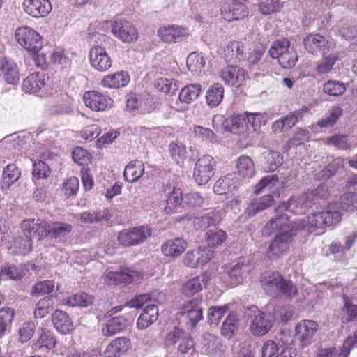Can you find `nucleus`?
Instances as JSON below:
<instances>
[{
    "instance_id": "6ab92c4d",
    "label": "nucleus",
    "mask_w": 357,
    "mask_h": 357,
    "mask_svg": "<svg viewBox=\"0 0 357 357\" xmlns=\"http://www.w3.org/2000/svg\"><path fill=\"white\" fill-rule=\"evenodd\" d=\"M296 222H298L296 229H307L309 232H316L317 234H322L325 227H327L323 211L312 213L307 216V220L298 219Z\"/></svg>"
},
{
    "instance_id": "f3484780",
    "label": "nucleus",
    "mask_w": 357,
    "mask_h": 357,
    "mask_svg": "<svg viewBox=\"0 0 357 357\" xmlns=\"http://www.w3.org/2000/svg\"><path fill=\"white\" fill-rule=\"evenodd\" d=\"M89 59L91 67L98 72H105L112 66L110 56L101 46H93L91 48Z\"/></svg>"
},
{
    "instance_id": "e433bc0d",
    "label": "nucleus",
    "mask_w": 357,
    "mask_h": 357,
    "mask_svg": "<svg viewBox=\"0 0 357 357\" xmlns=\"http://www.w3.org/2000/svg\"><path fill=\"white\" fill-rule=\"evenodd\" d=\"M283 162V157L277 151L266 150L261 154L260 163L263 169L266 172L276 170Z\"/></svg>"
},
{
    "instance_id": "bf43d9fd",
    "label": "nucleus",
    "mask_w": 357,
    "mask_h": 357,
    "mask_svg": "<svg viewBox=\"0 0 357 357\" xmlns=\"http://www.w3.org/2000/svg\"><path fill=\"white\" fill-rule=\"evenodd\" d=\"M202 351L207 355L213 354L220 345L218 337L211 333H205L202 337Z\"/></svg>"
},
{
    "instance_id": "680f3d73",
    "label": "nucleus",
    "mask_w": 357,
    "mask_h": 357,
    "mask_svg": "<svg viewBox=\"0 0 357 357\" xmlns=\"http://www.w3.org/2000/svg\"><path fill=\"white\" fill-rule=\"evenodd\" d=\"M226 232L222 229H210L206 233V241L208 246L217 247L227 239Z\"/></svg>"
},
{
    "instance_id": "72a5a7b5",
    "label": "nucleus",
    "mask_w": 357,
    "mask_h": 357,
    "mask_svg": "<svg viewBox=\"0 0 357 357\" xmlns=\"http://www.w3.org/2000/svg\"><path fill=\"white\" fill-rule=\"evenodd\" d=\"M52 321L55 329L62 334H67L73 331V321L63 310H55L52 314Z\"/></svg>"
},
{
    "instance_id": "1a4fd4ad",
    "label": "nucleus",
    "mask_w": 357,
    "mask_h": 357,
    "mask_svg": "<svg viewBox=\"0 0 357 357\" xmlns=\"http://www.w3.org/2000/svg\"><path fill=\"white\" fill-rule=\"evenodd\" d=\"M215 162L212 156L204 155L196 162L193 176L198 185L206 184L215 173Z\"/></svg>"
},
{
    "instance_id": "4468645a",
    "label": "nucleus",
    "mask_w": 357,
    "mask_h": 357,
    "mask_svg": "<svg viewBox=\"0 0 357 357\" xmlns=\"http://www.w3.org/2000/svg\"><path fill=\"white\" fill-rule=\"evenodd\" d=\"M48 77L43 72H36L28 75L22 82V91L27 93L43 96L46 92Z\"/></svg>"
},
{
    "instance_id": "c9c22d12",
    "label": "nucleus",
    "mask_w": 357,
    "mask_h": 357,
    "mask_svg": "<svg viewBox=\"0 0 357 357\" xmlns=\"http://www.w3.org/2000/svg\"><path fill=\"white\" fill-rule=\"evenodd\" d=\"M222 17L228 21L241 20L248 15V10L244 4L234 3L224 6L221 10Z\"/></svg>"
},
{
    "instance_id": "ea45409f",
    "label": "nucleus",
    "mask_w": 357,
    "mask_h": 357,
    "mask_svg": "<svg viewBox=\"0 0 357 357\" xmlns=\"http://www.w3.org/2000/svg\"><path fill=\"white\" fill-rule=\"evenodd\" d=\"M128 320L123 316H118L108 319L102 326V333L105 337H110L123 330L127 326Z\"/></svg>"
},
{
    "instance_id": "6e6552de",
    "label": "nucleus",
    "mask_w": 357,
    "mask_h": 357,
    "mask_svg": "<svg viewBox=\"0 0 357 357\" xmlns=\"http://www.w3.org/2000/svg\"><path fill=\"white\" fill-rule=\"evenodd\" d=\"M151 234L147 226L135 227L119 232L118 241L124 246H132L144 242Z\"/></svg>"
},
{
    "instance_id": "f8f14e48",
    "label": "nucleus",
    "mask_w": 357,
    "mask_h": 357,
    "mask_svg": "<svg viewBox=\"0 0 357 357\" xmlns=\"http://www.w3.org/2000/svg\"><path fill=\"white\" fill-rule=\"evenodd\" d=\"M312 206V201L310 200L309 195L304 193L298 197H291L287 202L279 204L275 208V212L280 213L291 212L295 214L305 213L307 209Z\"/></svg>"
},
{
    "instance_id": "393cba45",
    "label": "nucleus",
    "mask_w": 357,
    "mask_h": 357,
    "mask_svg": "<svg viewBox=\"0 0 357 357\" xmlns=\"http://www.w3.org/2000/svg\"><path fill=\"white\" fill-rule=\"evenodd\" d=\"M220 77L226 84L238 87L245 83L248 76L244 69L229 66L220 71Z\"/></svg>"
},
{
    "instance_id": "9d476101",
    "label": "nucleus",
    "mask_w": 357,
    "mask_h": 357,
    "mask_svg": "<svg viewBox=\"0 0 357 357\" xmlns=\"http://www.w3.org/2000/svg\"><path fill=\"white\" fill-rule=\"evenodd\" d=\"M112 34L125 43H132L138 38L136 27L129 21L119 20L111 24Z\"/></svg>"
},
{
    "instance_id": "9b49d317",
    "label": "nucleus",
    "mask_w": 357,
    "mask_h": 357,
    "mask_svg": "<svg viewBox=\"0 0 357 357\" xmlns=\"http://www.w3.org/2000/svg\"><path fill=\"white\" fill-rule=\"evenodd\" d=\"M214 257V252L207 247H199L188 251L183 258L185 266L190 268L203 266Z\"/></svg>"
},
{
    "instance_id": "a211bd4d",
    "label": "nucleus",
    "mask_w": 357,
    "mask_h": 357,
    "mask_svg": "<svg viewBox=\"0 0 357 357\" xmlns=\"http://www.w3.org/2000/svg\"><path fill=\"white\" fill-rule=\"evenodd\" d=\"M22 7L26 14L34 18L45 17L52 10L49 0H24Z\"/></svg>"
},
{
    "instance_id": "0eeeda50",
    "label": "nucleus",
    "mask_w": 357,
    "mask_h": 357,
    "mask_svg": "<svg viewBox=\"0 0 357 357\" xmlns=\"http://www.w3.org/2000/svg\"><path fill=\"white\" fill-rule=\"evenodd\" d=\"M165 344L167 347L176 344L177 351L181 355L193 351L195 348L192 338L184 331L177 327L167 334L165 338Z\"/></svg>"
},
{
    "instance_id": "09e8293b",
    "label": "nucleus",
    "mask_w": 357,
    "mask_h": 357,
    "mask_svg": "<svg viewBox=\"0 0 357 357\" xmlns=\"http://www.w3.org/2000/svg\"><path fill=\"white\" fill-rule=\"evenodd\" d=\"M325 144L338 149H351L356 146L352 138L346 135H335L325 139Z\"/></svg>"
},
{
    "instance_id": "4c0bfd02",
    "label": "nucleus",
    "mask_w": 357,
    "mask_h": 357,
    "mask_svg": "<svg viewBox=\"0 0 357 357\" xmlns=\"http://www.w3.org/2000/svg\"><path fill=\"white\" fill-rule=\"evenodd\" d=\"M158 315L159 311L156 304L147 305L137 319V328L139 330L146 328L158 319Z\"/></svg>"
},
{
    "instance_id": "774afa93",
    "label": "nucleus",
    "mask_w": 357,
    "mask_h": 357,
    "mask_svg": "<svg viewBox=\"0 0 357 357\" xmlns=\"http://www.w3.org/2000/svg\"><path fill=\"white\" fill-rule=\"evenodd\" d=\"M341 207L349 212H353L357 209V193L347 192L340 198Z\"/></svg>"
},
{
    "instance_id": "13d9d810",
    "label": "nucleus",
    "mask_w": 357,
    "mask_h": 357,
    "mask_svg": "<svg viewBox=\"0 0 357 357\" xmlns=\"http://www.w3.org/2000/svg\"><path fill=\"white\" fill-rule=\"evenodd\" d=\"M238 327V315L235 312H231L227 316L222 325L221 332L223 335L230 338L237 331Z\"/></svg>"
},
{
    "instance_id": "2f4dec72",
    "label": "nucleus",
    "mask_w": 357,
    "mask_h": 357,
    "mask_svg": "<svg viewBox=\"0 0 357 357\" xmlns=\"http://www.w3.org/2000/svg\"><path fill=\"white\" fill-rule=\"evenodd\" d=\"M131 342L126 337H116L111 341L104 351L105 357H120L130 347Z\"/></svg>"
},
{
    "instance_id": "49530a36",
    "label": "nucleus",
    "mask_w": 357,
    "mask_h": 357,
    "mask_svg": "<svg viewBox=\"0 0 357 357\" xmlns=\"http://www.w3.org/2000/svg\"><path fill=\"white\" fill-rule=\"evenodd\" d=\"M8 249L14 255H26L32 250V242L30 238L20 236L9 243Z\"/></svg>"
},
{
    "instance_id": "a878e982",
    "label": "nucleus",
    "mask_w": 357,
    "mask_h": 357,
    "mask_svg": "<svg viewBox=\"0 0 357 357\" xmlns=\"http://www.w3.org/2000/svg\"><path fill=\"white\" fill-rule=\"evenodd\" d=\"M223 213L222 210L209 208L205 210L200 216L191 219L195 228L205 229L210 225H215L219 223Z\"/></svg>"
},
{
    "instance_id": "79ce46f5",
    "label": "nucleus",
    "mask_w": 357,
    "mask_h": 357,
    "mask_svg": "<svg viewBox=\"0 0 357 357\" xmlns=\"http://www.w3.org/2000/svg\"><path fill=\"white\" fill-rule=\"evenodd\" d=\"M244 116H246L245 121L248 123L250 129V142L252 141V135L256 132L261 126L266 125L268 121V116L266 113L261 112H245Z\"/></svg>"
},
{
    "instance_id": "a18cd8bd",
    "label": "nucleus",
    "mask_w": 357,
    "mask_h": 357,
    "mask_svg": "<svg viewBox=\"0 0 357 357\" xmlns=\"http://www.w3.org/2000/svg\"><path fill=\"white\" fill-rule=\"evenodd\" d=\"M224 97V88L221 84H212L206 91V102L211 108L218 106Z\"/></svg>"
},
{
    "instance_id": "4d7b16f0",
    "label": "nucleus",
    "mask_w": 357,
    "mask_h": 357,
    "mask_svg": "<svg viewBox=\"0 0 357 357\" xmlns=\"http://www.w3.org/2000/svg\"><path fill=\"white\" fill-rule=\"evenodd\" d=\"M20 176V172L14 164L6 166L2 176V188H8L13 183L17 181Z\"/></svg>"
},
{
    "instance_id": "37998d69",
    "label": "nucleus",
    "mask_w": 357,
    "mask_h": 357,
    "mask_svg": "<svg viewBox=\"0 0 357 357\" xmlns=\"http://www.w3.org/2000/svg\"><path fill=\"white\" fill-rule=\"evenodd\" d=\"M144 173V163L138 160L130 162L125 167L123 176L130 183L137 181Z\"/></svg>"
},
{
    "instance_id": "f704fd0d",
    "label": "nucleus",
    "mask_w": 357,
    "mask_h": 357,
    "mask_svg": "<svg viewBox=\"0 0 357 357\" xmlns=\"http://www.w3.org/2000/svg\"><path fill=\"white\" fill-rule=\"evenodd\" d=\"M130 81V76L127 72L118 71L103 77L101 85L108 89H119L126 86Z\"/></svg>"
},
{
    "instance_id": "39448f33",
    "label": "nucleus",
    "mask_w": 357,
    "mask_h": 357,
    "mask_svg": "<svg viewBox=\"0 0 357 357\" xmlns=\"http://www.w3.org/2000/svg\"><path fill=\"white\" fill-rule=\"evenodd\" d=\"M250 317L249 330L256 337H261L268 333L273 324L271 315L266 314L253 306L248 314Z\"/></svg>"
},
{
    "instance_id": "4be33fe9",
    "label": "nucleus",
    "mask_w": 357,
    "mask_h": 357,
    "mask_svg": "<svg viewBox=\"0 0 357 357\" xmlns=\"http://www.w3.org/2000/svg\"><path fill=\"white\" fill-rule=\"evenodd\" d=\"M162 192L166 197V213H172L177 211L184 204V197L181 190L178 188L167 184L164 186Z\"/></svg>"
},
{
    "instance_id": "58836bf2",
    "label": "nucleus",
    "mask_w": 357,
    "mask_h": 357,
    "mask_svg": "<svg viewBox=\"0 0 357 357\" xmlns=\"http://www.w3.org/2000/svg\"><path fill=\"white\" fill-rule=\"evenodd\" d=\"M244 45L239 41L229 42L224 50L225 59L227 62L237 63L244 59Z\"/></svg>"
},
{
    "instance_id": "7c9ffc66",
    "label": "nucleus",
    "mask_w": 357,
    "mask_h": 357,
    "mask_svg": "<svg viewBox=\"0 0 357 357\" xmlns=\"http://www.w3.org/2000/svg\"><path fill=\"white\" fill-rule=\"evenodd\" d=\"M239 179L236 173H229L220 177L214 184L213 192L218 195H225L232 192L239 185Z\"/></svg>"
},
{
    "instance_id": "5701e85b",
    "label": "nucleus",
    "mask_w": 357,
    "mask_h": 357,
    "mask_svg": "<svg viewBox=\"0 0 357 357\" xmlns=\"http://www.w3.org/2000/svg\"><path fill=\"white\" fill-rule=\"evenodd\" d=\"M211 280V274L204 272L200 275L193 277L185 282L181 286V293L187 296H192L206 287Z\"/></svg>"
},
{
    "instance_id": "c03bdc74",
    "label": "nucleus",
    "mask_w": 357,
    "mask_h": 357,
    "mask_svg": "<svg viewBox=\"0 0 357 357\" xmlns=\"http://www.w3.org/2000/svg\"><path fill=\"white\" fill-rule=\"evenodd\" d=\"M112 215L108 208L101 211H84L79 215V220L84 224H93L110 219Z\"/></svg>"
},
{
    "instance_id": "338daca9",
    "label": "nucleus",
    "mask_w": 357,
    "mask_h": 357,
    "mask_svg": "<svg viewBox=\"0 0 357 357\" xmlns=\"http://www.w3.org/2000/svg\"><path fill=\"white\" fill-rule=\"evenodd\" d=\"M284 342L279 340L278 342L273 340L266 341L261 349V357H274L280 351L281 346Z\"/></svg>"
},
{
    "instance_id": "c756f323",
    "label": "nucleus",
    "mask_w": 357,
    "mask_h": 357,
    "mask_svg": "<svg viewBox=\"0 0 357 357\" xmlns=\"http://www.w3.org/2000/svg\"><path fill=\"white\" fill-rule=\"evenodd\" d=\"M357 344V334L350 335L340 349L328 348L321 349L317 357H348L352 347Z\"/></svg>"
},
{
    "instance_id": "3c124183",
    "label": "nucleus",
    "mask_w": 357,
    "mask_h": 357,
    "mask_svg": "<svg viewBox=\"0 0 357 357\" xmlns=\"http://www.w3.org/2000/svg\"><path fill=\"white\" fill-rule=\"evenodd\" d=\"M340 206L336 202L330 203L326 210L323 211L324 213V220H326L327 227L337 225L342 220V213L340 210Z\"/></svg>"
},
{
    "instance_id": "864d4df0",
    "label": "nucleus",
    "mask_w": 357,
    "mask_h": 357,
    "mask_svg": "<svg viewBox=\"0 0 357 357\" xmlns=\"http://www.w3.org/2000/svg\"><path fill=\"white\" fill-rule=\"evenodd\" d=\"M298 121V116L294 114L287 115L278 120L275 121L272 123V130L275 133L287 131L291 128Z\"/></svg>"
},
{
    "instance_id": "bb28decb",
    "label": "nucleus",
    "mask_w": 357,
    "mask_h": 357,
    "mask_svg": "<svg viewBox=\"0 0 357 357\" xmlns=\"http://www.w3.org/2000/svg\"><path fill=\"white\" fill-rule=\"evenodd\" d=\"M139 277V274L138 272L128 268L119 272H109L105 277V281L109 286L128 284Z\"/></svg>"
},
{
    "instance_id": "2eb2a0df",
    "label": "nucleus",
    "mask_w": 357,
    "mask_h": 357,
    "mask_svg": "<svg viewBox=\"0 0 357 357\" xmlns=\"http://www.w3.org/2000/svg\"><path fill=\"white\" fill-rule=\"evenodd\" d=\"M158 35L162 42L172 44L186 40L190 36V31L185 26L168 25L159 28Z\"/></svg>"
},
{
    "instance_id": "ddd939ff",
    "label": "nucleus",
    "mask_w": 357,
    "mask_h": 357,
    "mask_svg": "<svg viewBox=\"0 0 357 357\" xmlns=\"http://www.w3.org/2000/svg\"><path fill=\"white\" fill-rule=\"evenodd\" d=\"M82 99L85 106L94 112L107 110L114 102L108 96L93 90L86 91Z\"/></svg>"
},
{
    "instance_id": "de8ad7c7",
    "label": "nucleus",
    "mask_w": 357,
    "mask_h": 357,
    "mask_svg": "<svg viewBox=\"0 0 357 357\" xmlns=\"http://www.w3.org/2000/svg\"><path fill=\"white\" fill-rule=\"evenodd\" d=\"M186 65L193 75L200 76L204 73L205 60L202 55L197 52H192L188 56Z\"/></svg>"
},
{
    "instance_id": "69168bd1",
    "label": "nucleus",
    "mask_w": 357,
    "mask_h": 357,
    "mask_svg": "<svg viewBox=\"0 0 357 357\" xmlns=\"http://www.w3.org/2000/svg\"><path fill=\"white\" fill-rule=\"evenodd\" d=\"M290 47V43L286 38L275 41L271 45L268 54L273 59H279V56L285 53Z\"/></svg>"
},
{
    "instance_id": "0e129e2a",
    "label": "nucleus",
    "mask_w": 357,
    "mask_h": 357,
    "mask_svg": "<svg viewBox=\"0 0 357 357\" xmlns=\"http://www.w3.org/2000/svg\"><path fill=\"white\" fill-rule=\"evenodd\" d=\"M172 158L179 164L187 158V151L185 145L179 142H172L169 146Z\"/></svg>"
},
{
    "instance_id": "052dcab7",
    "label": "nucleus",
    "mask_w": 357,
    "mask_h": 357,
    "mask_svg": "<svg viewBox=\"0 0 357 357\" xmlns=\"http://www.w3.org/2000/svg\"><path fill=\"white\" fill-rule=\"evenodd\" d=\"M342 115V108L340 107H333L321 119L317 121V125L320 128H331L337 122Z\"/></svg>"
},
{
    "instance_id": "8fccbe9b",
    "label": "nucleus",
    "mask_w": 357,
    "mask_h": 357,
    "mask_svg": "<svg viewBox=\"0 0 357 357\" xmlns=\"http://www.w3.org/2000/svg\"><path fill=\"white\" fill-rule=\"evenodd\" d=\"M236 166L238 174L243 178H251L255 173L254 162L248 156L242 155L239 157Z\"/></svg>"
},
{
    "instance_id": "f257e3e1",
    "label": "nucleus",
    "mask_w": 357,
    "mask_h": 357,
    "mask_svg": "<svg viewBox=\"0 0 357 357\" xmlns=\"http://www.w3.org/2000/svg\"><path fill=\"white\" fill-rule=\"evenodd\" d=\"M260 282L263 289L270 296L280 294L291 299L298 294V289L292 281L278 272H264L261 275Z\"/></svg>"
},
{
    "instance_id": "c85d7f7f",
    "label": "nucleus",
    "mask_w": 357,
    "mask_h": 357,
    "mask_svg": "<svg viewBox=\"0 0 357 357\" xmlns=\"http://www.w3.org/2000/svg\"><path fill=\"white\" fill-rule=\"evenodd\" d=\"M0 71L7 84L15 85L19 82L20 70L17 64L14 61L8 58L1 59Z\"/></svg>"
},
{
    "instance_id": "7ed1b4c3",
    "label": "nucleus",
    "mask_w": 357,
    "mask_h": 357,
    "mask_svg": "<svg viewBox=\"0 0 357 357\" xmlns=\"http://www.w3.org/2000/svg\"><path fill=\"white\" fill-rule=\"evenodd\" d=\"M15 40L29 54H36L43 48V38L35 29L24 26L15 32Z\"/></svg>"
},
{
    "instance_id": "6e6d98bb",
    "label": "nucleus",
    "mask_w": 357,
    "mask_h": 357,
    "mask_svg": "<svg viewBox=\"0 0 357 357\" xmlns=\"http://www.w3.org/2000/svg\"><path fill=\"white\" fill-rule=\"evenodd\" d=\"M93 301V297L85 293H79L63 300V303L70 307H86Z\"/></svg>"
},
{
    "instance_id": "b1692460",
    "label": "nucleus",
    "mask_w": 357,
    "mask_h": 357,
    "mask_svg": "<svg viewBox=\"0 0 357 357\" xmlns=\"http://www.w3.org/2000/svg\"><path fill=\"white\" fill-rule=\"evenodd\" d=\"M296 235V232H281L278 234L272 243L270 244L267 250V254L270 258L277 257L283 255L287 251L290 242L293 236Z\"/></svg>"
},
{
    "instance_id": "f03ea898",
    "label": "nucleus",
    "mask_w": 357,
    "mask_h": 357,
    "mask_svg": "<svg viewBox=\"0 0 357 357\" xmlns=\"http://www.w3.org/2000/svg\"><path fill=\"white\" fill-rule=\"evenodd\" d=\"M246 116L243 114H234L228 118L217 114L212 119V125L214 129H222L224 131L231 132L238 135L245 141L246 144L250 142V129L245 121Z\"/></svg>"
},
{
    "instance_id": "412c9836",
    "label": "nucleus",
    "mask_w": 357,
    "mask_h": 357,
    "mask_svg": "<svg viewBox=\"0 0 357 357\" xmlns=\"http://www.w3.org/2000/svg\"><path fill=\"white\" fill-rule=\"evenodd\" d=\"M303 43L305 49L312 54L318 52L326 54L329 51L331 45L326 37L317 33L307 35L304 38Z\"/></svg>"
},
{
    "instance_id": "aec40b11",
    "label": "nucleus",
    "mask_w": 357,
    "mask_h": 357,
    "mask_svg": "<svg viewBox=\"0 0 357 357\" xmlns=\"http://www.w3.org/2000/svg\"><path fill=\"white\" fill-rule=\"evenodd\" d=\"M319 326L313 320H302L295 327L296 337L303 347L311 344Z\"/></svg>"
},
{
    "instance_id": "603ef678",
    "label": "nucleus",
    "mask_w": 357,
    "mask_h": 357,
    "mask_svg": "<svg viewBox=\"0 0 357 357\" xmlns=\"http://www.w3.org/2000/svg\"><path fill=\"white\" fill-rule=\"evenodd\" d=\"M160 301L158 298H155V294H143L140 295L136 296L135 298L131 299L130 301L126 302L125 306H127L130 308H141L144 305H147L151 303H159Z\"/></svg>"
},
{
    "instance_id": "e2e57ef3",
    "label": "nucleus",
    "mask_w": 357,
    "mask_h": 357,
    "mask_svg": "<svg viewBox=\"0 0 357 357\" xmlns=\"http://www.w3.org/2000/svg\"><path fill=\"white\" fill-rule=\"evenodd\" d=\"M55 344L56 339L54 335L49 331H43L34 344V349L48 350L54 347Z\"/></svg>"
},
{
    "instance_id": "a19ab883",
    "label": "nucleus",
    "mask_w": 357,
    "mask_h": 357,
    "mask_svg": "<svg viewBox=\"0 0 357 357\" xmlns=\"http://www.w3.org/2000/svg\"><path fill=\"white\" fill-rule=\"evenodd\" d=\"M273 203V197L270 194L258 199H255L248 204L245 211V213L248 217H253L259 212L268 208Z\"/></svg>"
},
{
    "instance_id": "dca6fc26",
    "label": "nucleus",
    "mask_w": 357,
    "mask_h": 357,
    "mask_svg": "<svg viewBox=\"0 0 357 357\" xmlns=\"http://www.w3.org/2000/svg\"><path fill=\"white\" fill-rule=\"evenodd\" d=\"M180 314L186 321V324L191 328L203 319L201 301L192 299L183 304L180 307Z\"/></svg>"
},
{
    "instance_id": "cd10ccee",
    "label": "nucleus",
    "mask_w": 357,
    "mask_h": 357,
    "mask_svg": "<svg viewBox=\"0 0 357 357\" xmlns=\"http://www.w3.org/2000/svg\"><path fill=\"white\" fill-rule=\"evenodd\" d=\"M250 266L245 260L238 261L231 266L227 271L229 283L235 287L242 284L248 277Z\"/></svg>"
},
{
    "instance_id": "20e7f679",
    "label": "nucleus",
    "mask_w": 357,
    "mask_h": 357,
    "mask_svg": "<svg viewBox=\"0 0 357 357\" xmlns=\"http://www.w3.org/2000/svg\"><path fill=\"white\" fill-rule=\"evenodd\" d=\"M275 217L270 219L261 229L263 236L269 237L271 235L281 232H295L298 222L292 221L289 219L287 213L283 212L280 213H275Z\"/></svg>"
},
{
    "instance_id": "473e14b6",
    "label": "nucleus",
    "mask_w": 357,
    "mask_h": 357,
    "mask_svg": "<svg viewBox=\"0 0 357 357\" xmlns=\"http://www.w3.org/2000/svg\"><path fill=\"white\" fill-rule=\"evenodd\" d=\"M187 242L181 238H175L166 241L161 246V251L166 257L176 258L180 256L187 248Z\"/></svg>"
},
{
    "instance_id": "5fc2aeb1",
    "label": "nucleus",
    "mask_w": 357,
    "mask_h": 357,
    "mask_svg": "<svg viewBox=\"0 0 357 357\" xmlns=\"http://www.w3.org/2000/svg\"><path fill=\"white\" fill-rule=\"evenodd\" d=\"M201 90L202 88L199 84L187 85L181 90L178 98L181 102L189 104L198 98Z\"/></svg>"
},
{
    "instance_id": "423d86ee",
    "label": "nucleus",
    "mask_w": 357,
    "mask_h": 357,
    "mask_svg": "<svg viewBox=\"0 0 357 357\" xmlns=\"http://www.w3.org/2000/svg\"><path fill=\"white\" fill-rule=\"evenodd\" d=\"M22 233L24 237L42 240L49 236L50 224L40 218H28L22 220L20 225Z\"/></svg>"
}]
</instances>
